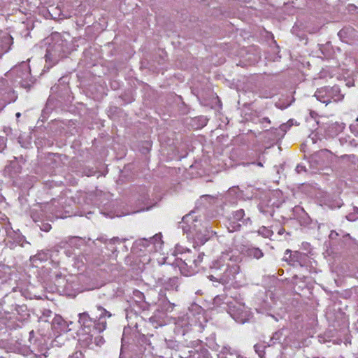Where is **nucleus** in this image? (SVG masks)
I'll use <instances>...</instances> for the list:
<instances>
[{"instance_id":"c9c22d12","label":"nucleus","mask_w":358,"mask_h":358,"mask_svg":"<svg viewBox=\"0 0 358 358\" xmlns=\"http://www.w3.org/2000/svg\"><path fill=\"white\" fill-rule=\"evenodd\" d=\"M203 256H204L203 252H200L198 254L196 258L195 257V263L194 264V268H196L199 266L200 263L203 260Z\"/></svg>"},{"instance_id":"ea45409f","label":"nucleus","mask_w":358,"mask_h":358,"mask_svg":"<svg viewBox=\"0 0 358 358\" xmlns=\"http://www.w3.org/2000/svg\"><path fill=\"white\" fill-rule=\"evenodd\" d=\"M51 224L49 223H42L41 225H40V229L45 232L49 231L51 229Z\"/></svg>"},{"instance_id":"f03ea898","label":"nucleus","mask_w":358,"mask_h":358,"mask_svg":"<svg viewBox=\"0 0 358 358\" xmlns=\"http://www.w3.org/2000/svg\"><path fill=\"white\" fill-rule=\"evenodd\" d=\"M52 43L47 48L45 55L46 62L51 66L55 65L62 59L66 57L76 49V45L69 34L62 35L55 33L52 35Z\"/></svg>"},{"instance_id":"bf43d9fd","label":"nucleus","mask_w":358,"mask_h":358,"mask_svg":"<svg viewBox=\"0 0 358 358\" xmlns=\"http://www.w3.org/2000/svg\"><path fill=\"white\" fill-rule=\"evenodd\" d=\"M16 116H17V117H20V113H16Z\"/></svg>"},{"instance_id":"7c9ffc66","label":"nucleus","mask_w":358,"mask_h":358,"mask_svg":"<svg viewBox=\"0 0 358 358\" xmlns=\"http://www.w3.org/2000/svg\"><path fill=\"white\" fill-rule=\"evenodd\" d=\"M343 159H346L348 162H350L353 164H356L358 162V157L352 154V155H343L341 156Z\"/></svg>"},{"instance_id":"6e6552de","label":"nucleus","mask_w":358,"mask_h":358,"mask_svg":"<svg viewBox=\"0 0 358 358\" xmlns=\"http://www.w3.org/2000/svg\"><path fill=\"white\" fill-rule=\"evenodd\" d=\"M229 313L236 322L240 324L248 322L251 317L250 309L241 303L229 306Z\"/></svg>"},{"instance_id":"412c9836","label":"nucleus","mask_w":358,"mask_h":358,"mask_svg":"<svg viewBox=\"0 0 358 358\" xmlns=\"http://www.w3.org/2000/svg\"><path fill=\"white\" fill-rule=\"evenodd\" d=\"M340 232H341L343 241L347 246L352 249L358 248V241L356 239L352 238L349 234H343L342 231Z\"/></svg>"},{"instance_id":"c03bdc74","label":"nucleus","mask_w":358,"mask_h":358,"mask_svg":"<svg viewBox=\"0 0 358 358\" xmlns=\"http://www.w3.org/2000/svg\"><path fill=\"white\" fill-rule=\"evenodd\" d=\"M68 358H83V355L80 351H76L72 355H69Z\"/></svg>"},{"instance_id":"393cba45","label":"nucleus","mask_w":358,"mask_h":358,"mask_svg":"<svg viewBox=\"0 0 358 358\" xmlns=\"http://www.w3.org/2000/svg\"><path fill=\"white\" fill-rule=\"evenodd\" d=\"M165 343L167 348L178 351H180L182 350V348L183 347L182 345L173 339H165Z\"/></svg>"},{"instance_id":"ddd939ff","label":"nucleus","mask_w":358,"mask_h":358,"mask_svg":"<svg viewBox=\"0 0 358 358\" xmlns=\"http://www.w3.org/2000/svg\"><path fill=\"white\" fill-rule=\"evenodd\" d=\"M51 324L57 332H67L71 330L68 328L66 322L59 315H55Z\"/></svg>"},{"instance_id":"5fc2aeb1","label":"nucleus","mask_w":358,"mask_h":358,"mask_svg":"<svg viewBox=\"0 0 358 358\" xmlns=\"http://www.w3.org/2000/svg\"><path fill=\"white\" fill-rule=\"evenodd\" d=\"M174 306H175L174 303H170L169 307L167 308V310H169V308H171V310H173Z\"/></svg>"},{"instance_id":"2eb2a0df","label":"nucleus","mask_w":358,"mask_h":358,"mask_svg":"<svg viewBox=\"0 0 358 358\" xmlns=\"http://www.w3.org/2000/svg\"><path fill=\"white\" fill-rule=\"evenodd\" d=\"M338 37L343 42L348 43V40L355 36V29L352 27H345L338 33Z\"/></svg>"},{"instance_id":"39448f33","label":"nucleus","mask_w":358,"mask_h":358,"mask_svg":"<svg viewBox=\"0 0 358 358\" xmlns=\"http://www.w3.org/2000/svg\"><path fill=\"white\" fill-rule=\"evenodd\" d=\"M314 96L325 106L331 102H338L343 99L344 94L341 92V89L338 85L324 86L316 90Z\"/></svg>"},{"instance_id":"423d86ee","label":"nucleus","mask_w":358,"mask_h":358,"mask_svg":"<svg viewBox=\"0 0 358 358\" xmlns=\"http://www.w3.org/2000/svg\"><path fill=\"white\" fill-rule=\"evenodd\" d=\"M283 260L294 267H305L308 266L310 263L309 256L301 252H292L289 249L285 250Z\"/></svg>"},{"instance_id":"a878e982","label":"nucleus","mask_w":358,"mask_h":358,"mask_svg":"<svg viewBox=\"0 0 358 358\" xmlns=\"http://www.w3.org/2000/svg\"><path fill=\"white\" fill-rule=\"evenodd\" d=\"M14 310L17 312V313L19 315H20L23 318L29 315L27 307L26 305L15 304L14 306Z\"/></svg>"},{"instance_id":"37998d69","label":"nucleus","mask_w":358,"mask_h":358,"mask_svg":"<svg viewBox=\"0 0 358 358\" xmlns=\"http://www.w3.org/2000/svg\"><path fill=\"white\" fill-rule=\"evenodd\" d=\"M295 171L297 173H301L302 172H306V168L302 164H298L296 166Z\"/></svg>"},{"instance_id":"dca6fc26","label":"nucleus","mask_w":358,"mask_h":358,"mask_svg":"<svg viewBox=\"0 0 358 358\" xmlns=\"http://www.w3.org/2000/svg\"><path fill=\"white\" fill-rule=\"evenodd\" d=\"M188 355L185 356V354L179 355L181 358H211L209 352L207 350H189Z\"/></svg>"},{"instance_id":"052dcab7","label":"nucleus","mask_w":358,"mask_h":358,"mask_svg":"<svg viewBox=\"0 0 358 358\" xmlns=\"http://www.w3.org/2000/svg\"><path fill=\"white\" fill-rule=\"evenodd\" d=\"M258 165L262 166V164L261 162H259V163H258Z\"/></svg>"},{"instance_id":"7ed1b4c3","label":"nucleus","mask_w":358,"mask_h":358,"mask_svg":"<svg viewBox=\"0 0 358 358\" xmlns=\"http://www.w3.org/2000/svg\"><path fill=\"white\" fill-rule=\"evenodd\" d=\"M195 212L191 211L189 213L182 217V224L180 226L184 233L188 235L193 241L194 247L203 245L210 238V231L206 224L201 222V219L194 215Z\"/></svg>"},{"instance_id":"0eeeda50","label":"nucleus","mask_w":358,"mask_h":358,"mask_svg":"<svg viewBox=\"0 0 358 358\" xmlns=\"http://www.w3.org/2000/svg\"><path fill=\"white\" fill-rule=\"evenodd\" d=\"M332 152L327 149L320 150L310 155L309 162L313 169H319L331 162Z\"/></svg>"},{"instance_id":"49530a36","label":"nucleus","mask_w":358,"mask_h":358,"mask_svg":"<svg viewBox=\"0 0 358 358\" xmlns=\"http://www.w3.org/2000/svg\"><path fill=\"white\" fill-rule=\"evenodd\" d=\"M262 229L265 231L264 232L259 231V233L262 234L265 237H268L273 233L271 231L267 229L266 227H263Z\"/></svg>"},{"instance_id":"a18cd8bd","label":"nucleus","mask_w":358,"mask_h":358,"mask_svg":"<svg viewBox=\"0 0 358 358\" xmlns=\"http://www.w3.org/2000/svg\"><path fill=\"white\" fill-rule=\"evenodd\" d=\"M198 119L199 121L200 122L199 127H203L204 126L206 125L208 122V119L206 117L201 116L199 117Z\"/></svg>"},{"instance_id":"bb28decb","label":"nucleus","mask_w":358,"mask_h":358,"mask_svg":"<svg viewBox=\"0 0 358 358\" xmlns=\"http://www.w3.org/2000/svg\"><path fill=\"white\" fill-rule=\"evenodd\" d=\"M266 345L264 343H257L254 345V350L260 358H265V349Z\"/></svg>"},{"instance_id":"2f4dec72","label":"nucleus","mask_w":358,"mask_h":358,"mask_svg":"<svg viewBox=\"0 0 358 358\" xmlns=\"http://www.w3.org/2000/svg\"><path fill=\"white\" fill-rule=\"evenodd\" d=\"M210 273L213 275H222V266H217V263H215L213 266L210 267Z\"/></svg>"},{"instance_id":"c85d7f7f","label":"nucleus","mask_w":358,"mask_h":358,"mask_svg":"<svg viewBox=\"0 0 358 358\" xmlns=\"http://www.w3.org/2000/svg\"><path fill=\"white\" fill-rule=\"evenodd\" d=\"M147 238H139L134 242V245L139 248L140 250H143V248H148Z\"/></svg>"},{"instance_id":"603ef678","label":"nucleus","mask_w":358,"mask_h":358,"mask_svg":"<svg viewBox=\"0 0 358 358\" xmlns=\"http://www.w3.org/2000/svg\"><path fill=\"white\" fill-rule=\"evenodd\" d=\"M353 208H354L355 213L357 215V220H358V208L357 207H354Z\"/></svg>"},{"instance_id":"f704fd0d","label":"nucleus","mask_w":358,"mask_h":358,"mask_svg":"<svg viewBox=\"0 0 358 358\" xmlns=\"http://www.w3.org/2000/svg\"><path fill=\"white\" fill-rule=\"evenodd\" d=\"M208 278L211 281L216 282L222 285V278L221 275H213L210 273L208 275Z\"/></svg>"},{"instance_id":"473e14b6","label":"nucleus","mask_w":358,"mask_h":358,"mask_svg":"<svg viewBox=\"0 0 358 358\" xmlns=\"http://www.w3.org/2000/svg\"><path fill=\"white\" fill-rule=\"evenodd\" d=\"M290 126L287 125L286 124H282L279 129H275V131H278V136H283L286 133L287 130L289 128Z\"/></svg>"},{"instance_id":"20e7f679","label":"nucleus","mask_w":358,"mask_h":358,"mask_svg":"<svg viewBox=\"0 0 358 358\" xmlns=\"http://www.w3.org/2000/svg\"><path fill=\"white\" fill-rule=\"evenodd\" d=\"M252 224L250 215L242 208L231 212L227 217L226 227L229 232L241 231L242 227H249Z\"/></svg>"},{"instance_id":"de8ad7c7","label":"nucleus","mask_w":358,"mask_h":358,"mask_svg":"<svg viewBox=\"0 0 358 358\" xmlns=\"http://www.w3.org/2000/svg\"><path fill=\"white\" fill-rule=\"evenodd\" d=\"M200 343H201V341L199 340H195V341H191L187 345V347L193 348H195V347L198 346L200 344Z\"/></svg>"},{"instance_id":"58836bf2","label":"nucleus","mask_w":358,"mask_h":358,"mask_svg":"<svg viewBox=\"0 0 358 358\" xmlns=\"http://www.w3.org/2000/svg\"><path fill=\"white\" fill-rule=\"evenodd\" d=\"M346 219L350 222H354L357 220V215L355 213L354 210H352V212L346 215Z\"/></svg>"},{"instance_id":"f257e3e1","label":"nucleus","mask_w":358,"mask_h":358,"mask_svg":"<svg viewBox=\"0 0 358 358\" xmlns=\"http://www.w3.org/2000/svg\"><path fill=\"white\" fill-rule=\"evenodd\" d=\"M88 312L78 314V322L87 332L79 338L80 343L89 347L93 343L94 336L103 332L107 327L106 319L110 318L112 314L101 304H96Z\"/></svg>"},{"instance_id":"864d4df0","label":"nucleus","mask_w":358,"mask_h":358,"mask_svg":"<svg viewBox=\"0 0 358 358\" xmlns=\"http://www.w3.org/2000/svg\"><path fill=\"white\" fill-rule=\"evenodd\" d=\"M295 210H296V211L301 210L303 213H305V212H304L303 209L302 208H300V207H296V208H295Z\"/></svg>"},{"instance_id":"b1692460","label":"nucleus","mask_w":358,"mask_h":358,"mask_svg":"<svg viewBox=\"0 0 358 358\" xmlns=\"http://www.w3.org/2000/svg\"><path fill=\"white\" fill-rule=\"evenodd\" d=\"M98 240L110 245V250L113 252L116 250V248L113 245H115L116 243H121V241L118 237H113L108 240L103 237H101V238H98Z\"/></svg>"},{"instance_id":"4be33fe9","label":"nucleus","mask_w":358,"mask_h":358,"mask_svg":"<svg viewBox=\"0 0 358 358\" xmlns=\"http://www.w3.org/2000/svg\"><path fill=\"white\" fill-rule=\"evenodd\" d=\"M283 336V329H280L275 331L271 337L269 342L267 343V346L269 347L276 343H280Z\"/></svg>"},{"instance_id":"9b49d317","label":"nucleus","mask_w":358,"mask_h":358,"mask_svg":"<svg viewBox=\"0 0 358 358\" xmlns=\"http://www.w3.org/2000/svg\"><path fill=\"white\" fill-rule=\"evenodd\" d=\"M241 252L243 255L256 259H259L264 256V252L260 248L252 245H243L241 248Z\"/></svg>"},{"instance_id":"f8f14e48","label":"nucleus","mask_w":358,"mask_h":358,"mask_svg":"<svg viewBox=\"0 0 358 358\" xmlns=\"http://www.w3.org/2000/svg\"><path fill=\"white\" fill-rule=\"evenodd\" d=\"M13 43V37L6 32H0V49L3 53L8 52Z\"/></svg>"},{"instance_id":"aec40b11","label":"nucleus","mask_w":358,"mask_h":358,"mask_svg":"<svg viewBox=\"0 0 358 358\" xmlns=\"http://www.w3.org/2000/svg\"><path fill=\"white\" fill-rule=\"evenodd\" d=\"M51 257L50 252L49 250H41L39 251L34 256L31 257L30 260L35 263L37 261L40 262H46Z\"/></svg>"},{"instance_id":"e2e57ef3","label":"nucleus","mask_w":358,"mask_h":358,"mask_svg":"<svg viewBox=\"0 0 358 358\" xmlns=\"http://www.w3.org/2000/svg\"><path fill=\"white\" fill-rule=\"evenodd\" d=\"M48 313H49V314H51V313H52V312H51V311H50V310H48Z\"/></svg>"},{"instance_id":"4468645a","label":"nucleus","mask_w":358,"mask_h":358,"mask_svg":"<svg viewBox=\"0 0 358 358\" xmlns=\"http://www.w3.org/2000/svg\"><path fill=\"white\" fill-rule=\"evenodd\" d=\"M176 250L180 253L186 252L187 254V256L185 257L183 262L187 266L194 268V264L195 263V255H192L190 250L185 249L183 247L180 245L176 246Z\"/></svg>"},{"instance_id":"cd10ccee","label":"nucleus","mask_w":358,"mask_h":358,"mask_svg":"<svg viewBox=\"0 0 358 358\" xmlns=\"http://www.w3.org/2000/svg\"><path fill=\"white\" fill-rule=\"evenodd\" d=\"M162 235L159 234H155L153 236L147 238L148 241V246L150 247V245L155 246L156 244H161L162 243Z\"/></svg>"},{"instance_id":"9d476101","label":"nucleus","mask_w":358,"mask_h":358,"mask_svg":"<svg viewBox=\"0 0 358 358\" xmlns=\"http://www.w3.org/2000/svg\"><path fill=\"white\" fill-rule=\"evenodd\" d=\"M22 167L17 161H11L3 171L4 177L11 180H15L18 174L21 172Z\"/></svg>"},{"instance_id":"4d7b16f0","label":"nucleus","mask_w":358,"mask_h":358,"mask_svg":"<svg viewBox=\"0 0 358 358\" xmlns=\"http://www.w3.org/2000/svg\"><path fill=\"white\" fill-rule=\"evenodd\" d=\"M54 343H55V345H57V343H58V341H57V340H55V341H54Z\"/></svg>"},{"instance_id":"13d9d810","label":"nucleus","mask_w":358,"mask_h":358,"mask_svg":"<svg viewBox=\"0 0 358 358\" xmlns=\"http://www.w3.org/2000/svg\"><path fill=\"white\" fill-rule=\"evenodd\" d=\"M150 320L153 322H154V317H150Z\"/></svg>"},{"instance_id":"680f3d73","label":"nucleus","mask_w":358,"mask_h":358,"mask_svg":"<svg viewBox=\"0 0 358 358\" xmlns=\"http://www.w3.org/2000/svg\"><path fill=\"white\" fill-rule=\"evenodd\" d=\"M32 217H33L34 221L36 222V219L34 218V217L33 215H32Z\"/></svg>"},{"instance_id":"09e8293b","label":"nucleus","mask_w":358,"mask_h":358,"mask_svg":"<svg viewBox=\"0 0 358 358\" xmlns=\"http://www.w3.org/2000/svg\"><path fill=\"white\" fill-rule=\"evenodd\" d=\"M341 232L338 233V232H336V231H331V234H330V237L331 238H334V236H341Z\"/></svg>"},{"instance_id":"a211bd4d","label":"nucleus","mask_w":358,"mask_h":358,"mask_svg":"<svg viewBox=\"0 0 358 358\" xmlns=\"http://www.w3.org/2000/svg\"><path fill=\"white\" fill-rule=\"evenodd\" d=\"M189 317L188 315H183L178 318L176 322V324L178 327L182 329V334H185L186 332L190 330V326L192 324L189 322Z\"/></svg>"},{"instance_id":"c756f323","label":"nucleus","mask_w":358,"mask_h":358,"mask_svg":"<svg viewBox=\"0 0 358 358\" xmlns=\"http://www.w3.org/2000/svg\"><path fill=\"white\" fill-rule=\"evenodd\" d=\"M133 296L136 302H141L145 299L143 293L137 289L133 291Z\"/></svg>"},{"instance_id":"0e129e2a","label":"nucleus","mask_w":358,"mask_h":358,"mask_svg":"<svg viewBox=\"0 0 358 358\" xmlns=\"http://www.w3.org/2000/svg\"><path fill=\"white\" fill-rule=\"evenodd\" d=\"M22 358H26V357H22Z\"/></svg>"},{"instance_id":"6ab92c4d","label":"nucleus","mask_w":358,"mask_h":358,"mask_svg":"<svg viewBox=\"0 0 358 358\" xmlns=\"http://www.w3.org/2000/svg\"><path fill=\"white\" fill-rule=\"evenodd\" d=\"M179 279L177 277L170 278L165 280L163 283V287L166 290L178 291L179 287Z\"/></svg>"},{"instance_id":"e433bc0d","label":"nucleus","mask_w":358,"mask_h":358,"mask_svg":"<svg viewBox=\"0 0 358 358\" xmlns=\"http://www.w3.org/2000/svg\"><path fill=\"white\" fill-rule=\"evenodd\" d=\"M93 343H95V344L98 346H101L104 343V339L102 336H99L98 334H96L94 336V339Z\"/></svg>"},{"instance_id":"a19ab883","label":"nucleus","mask_w":358,"mask_h":358,"mask_svg":"<svg viewBox=\"0 0 358 358\" xmlns=\"http://www.w3.org/2000/svg\"><path fill=\"white\" fill-rule=\"evenodd\" d=\"M17 243L20 245L21 247H24L25 244H29V242H27L24 236L18 237L17 240L16 241Z\"/></svg>"},{"instance_id":"72a5a7b5","label":"nucleus","mask_w":358,"mask_h":358,"mask_svg":"<svg viewBox=\"0 0 358 358\" xmlns=\"http://www.w3.org/2000/svg\"><path fill=\"white\" fill-rule=\"evenodd\" d=\"M350 129L351 132L357 137H358V117L355 121L350 124Z\"/></svg>"},{"instance_id":"1a4fd4ad","label":"nucleus","mask_w":358,"mask_h":358,"mask_svg":"<svg viewBox=\"0 0 358 358\" xmlns=\"http://www.w3.org/2000/svg\"><path fill=\"white\" fill-rule=\"evenodd\" d=\"M240 272V266L237 264H227L226 267L222 266V285L233 282L236 275Z\"/></svg>"},{"instance_id":"f3484780","label":"nucleus","mask_w":358,"mask_h":358,"mask_svg":"<svg viewBox=\"0 0 358 358\" xmlns=\"http://www.w3.org/2000/svg\"><path fill=\"white\" fill-rule=\"evenodd\" d=\"M218 358H246L242 356L238 352L230 348H223L218 355Z\"/></svg>"},{"instance_id":"6e6d98bb","label":"nucleus","mask_w":358,"mask_h":358,"mask_svg":"<svg viewBox=\"0 0 358 358\" xmlns=\"http://www.w3.org/2000/svg\"><path fill=\"white\" fill-rule=\"evenodd\" d=\"M283 231H284V229H280L278 231V234H283Z\"/></svg>"},{"instance_id":"3c124183","label":"nucleus","mask_w":358,"mask_h":358,"mask_svg":"<svg viewBox=\"0 0 358 358\" xmlns=\"http://www.w3.org/2000/svg\"><path fill=\"white\" fill-rule=\"evenodd\" d=\"M261 123H264V122H268V123H270L271 121L269 120L268 117H263L261 120H260Z\"/></svg>"},{"instance_id":"4c0bfd02","label":"nucleus","mask_w":358,"mask_h":358,"mask_svg":"<svg viewBox=\"0 0 358 358\" xmlns=\"http://www.w3.org/2000/svg\"><path fill=\"white\" fill-rule=\"evenodd\" d=\"M62 273H57L55 275V278H56L55 282L57 283L58 286H62V282H64V279H62Z\"/></svg>"},{"instance_id":"79ce46f5","label":"nucleus","mask_w":358,"mask_h":358,"mask_svg":"<svg viewBox=\"0 0 358 358\" xmlns=\"http://www.w3.org/2000/svg\"><path fill=\"white\" fill-rule=\"evenodd\" d=\"M6 147V139L3 136H0V152H2L5 149Z\"/></svg>"},{"instance_id":"5701e85b","label":"nucleus","mask_w":358,"mask_h":358,"mask_svg":"<svg viewBox=\"0 0 358 358\" xmlns=\"http://www.w3.org/2000/svg\"><path fill=\"white\" fill-rule=\"evenodd\" d=\"M258 208H259V211L265 216L272 217L275 212L273 207L268 206V205H266L262 203L259 204Z\"/></svg>"},{"instance_id":"8fccbe9b","label":"nucleus","mask_w":358,"mask_h":358,"mask_svg":"<svg viewBox=\"0 0 358 358\" xmlns=\"http://www.w3.org/2000/svg\"><path fill=\"white\" fill-rule=\"evenodd\" d=\"M338 127V124H332L331 125H330L329 127V131L336 129Z\"/></svg>"}]
</instances>
